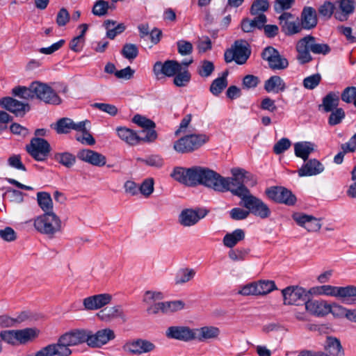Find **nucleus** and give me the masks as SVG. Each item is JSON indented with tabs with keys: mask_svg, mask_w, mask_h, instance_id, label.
<instances>
[{
	"mask_svg": "<svg viewBox=\"0 0 356 356\" xmlns=\"http://www.w3.org/2000/svg\"><path fill=\"white\" fill-rule=\"evenodd\" d=\"M245 238V232L241 229H236L232 233H227L223 238L222 242L225 246L232 248L239 241Z\"/></svg>",
	"mask_w": 356,
	"mask_h": 356,
	"instance_id": "obj_30",
	"label": "nucleus"
},
{
	"mask_svg": "<svg viewBox=\"0 0 356 356\" xmlns=\"http://www.w3.org/2000/svg\"><path fill=\"white\" fill-rule=\"evenodd\" d=\"M87 122H88V121L86 120L76 123L70 118H63L58 120L56 124L54 125V129L59 134H67L71 130L84 131L85 124Z\"/></svg>",
	"mask_w": 356,
	"mask_h": 356,
	"instance_id": "obj_23",
	"label": "nucleus"
},
{
	"mask_svg": "<svg viewBox=\"0 0 356 356\" xmlns=\"http://www.w3.org/2000/svg\"><path fill=\"white\" fill-rule=\"evenodd\" d=\"M8 164L10 167L13 168L15 169L26 171V169L24 165L22 163L21 161V157L19 155H12L8 159Z\"/></svg>",
	"mask_w": 356,
	"mask_h": 356,
	"instance_id": "obj_59",
	"label": "nucleus"
},
{
	"mask_svg": "<svg viewBox=\"0 0 356 356\" xmlns=\"http://www.w3.org/2000/svg\"><path fill=\"white\" fill-rule=\"evenodd\" d=\"M312 152V146L309 142L302 141L294 144V154L297 157L301 158L304 161L308 160Z\"/></svg>",
	"mask_w": 356,
	"mask_h": 356,
	"instance_id": "obj_34",
	"label": "nucleus"
},
{
	"mask_svg": "<svg viewBox=\"0 0 356 356\" xmlns=\"http://www.w3.org/2000/svg\"><path fill=\"white\" fill-rule=\"evenodd\" d=\"M313 296H332L340 299L346 305L356 304V286H335L322 285L313 286Z\"/></svg>",
	"mask_w": 356,
	"mask_h": 356,
	"instance_id": "obj_6",
	"label": "nucleus"
},
{
	"mask_svg": "<svg viewBox=\"0 0 356 356\" xmlns=\"http://www.w3.org/2000/svg\"><path fill=\"white\" fill-rule=\"evenodd\" d=\"M34 97L43 101L47 104L58 105L61 99L57 93L47 84L39 81L32 83Z\"/></svg>",
	"mask_w": 356,
	"mask_h": 356,
	"instance_id": "obj_11",
	"label": "nucleus"
},
{
	"mask_svg": "<svg viewBox=\"0 0 356 356\" xmlns=\"http://www.w3.org/2000/svg\"><path fill=\"white\" fill-rule=\"evenodd\" d=\"M258 296L268 294L276 289L275 284L270 280H259L256 282Z\"/></svg>",
	"mask_w": 356,
	"mask_h": 356,
	"instance_id": "obj_40",
	"label": "nucleus"
},
{
	"mask_svg": "<svg viewBox=\"0 0 356 356\" xmlns=\"http://www.w3.org/2000/svg\"><path fill=\"white\" fill-rule=\"evenodd\" d=\"M278 19L282 31L286 35L298 33L302 29L309 30L312 29V7L303 8L300 19L295 18L293 15L288 12L282 13Z\"/></svg>",
	"mask_w": 356,
	"mask_h": 356,
	"instance_id": "obj_3",
	"label": "nucleus"
},
{
	"mask_svg": "<svg viewBox=\"0 0 356 356\" xmlns=\"http://www.w3.org/2000/svg\"><path fill=\"white\" fill-rule=\"evenodd\" d=\"M155 345L149 341L145 339H137L127 342L123 346L122 350L127 353L133 355H141L153 351L155 349Z\"/></svg>",
	"mask_w": 356,
	"mask_h": 356,
	"instance_id": "obj_16",
	"label": "nucleus"
},
{
	"mask_svg": "<svg viewBox=\"0 0 356 356\" xmlns=\"http://www.w3.org/2000/svg\"><path fill=\"white\" fill-rule=\"evenodd\" d=\"M295 0H275V10L277 13H281L285 10L290 9L293 5Z\"/></svg>",
	"mask_w": 356,
	"mask_h": 356,
	"instance_id": "obj_60",
	"label": "nucleus"
},
{
	"mask_svg": "<svg viewBox=\"0 0 356 356\" xmlns=\"http://www.w3.org/2000/svg\"><path fill=\"white\" fill-rule=\"evenodd\" d=\"M155 75L159 77V75H165L167 76H173L177 72L182 70L181 64L173 60H168L163 63L159 61L156 62L153 68Z\"/></svg>",
	"mask_w": 356,
	"mask_h": 356,
	"instance_id": "obj_18",
	"label": "nucleus"
},
{
	"mask_svg": "<svg viewBox=\"0 0 356 356\" xmlns=\"http://www.w3.org/2000/svg\"><path fill=\"white\" fill-rule=\"evenodd\" d=\"M0 105L16 116H23L30 108L28 104L21 102L10 97L1 98Z\"/></svg>",
	"mask_w": 356,
	"mask_h": 356,
	"instance_id": "obj_19",
	"label": "nucleus"
},
{
	"mask_svg": "<svg viewBox=\"0 0 356 356\" xmlns=\"http://www.w3.org/2000/svg\"><path fill=\"white\" fill-rule=\"evenodd\" d=\"M132 120L135 124L145 129L155 127V123L152 120L139 114L134 115Z\"/></svg>",
	"mask_w": 356,
	"mask_h": 356,
	"instance_id": "obj_51",
	"label": "nucleus"
},
{
	"mask_svg": "<svg viewBox=\"0 0 356 356\" xmlns=\"http://www.w3.org/2000/svg\"><path fill=\"white\" fill-rule=\"evenodd\" d=\"M109 9V3L104 0L97 1L92 8V13L94 15L102 17L107 14Z\"/></svg>",
	"mask_w": 356,
	"mask_h": 356,
	"instance_id": "obj_41",
	"label": "nucleus"
},
{
	"mask_svg": "<svg viewBox=\"0 0 356 356\" xmlns=\"http://www.w3.org/2000/svg\"><path fill=\"white\" fill-rule=\"evenodd\" d=\"M54 159L56 162L67 168H72L76 163L75 155L68 152H57L54 154Z\"/></svg>",
	"mask_w": 356,
	"mask_h": 356,
	"instance_id": "obj_35",
	"label": "nucleus"
},
{
	"mask_svg": "<svg viewBox=\"0 0 356 356\" xmlns=\"http://www.w3.org/2000/svg\"><path fill=\"white\" fill-rule=\"evenodd\" d=\"M310 293V290L306 291L303 288L295 286H288L282 291L284 305H300L304 303L305 312H296V316L298 320L307 321L312 316V302L309 295Z\"/></svg>",
	"mask_w": 356,
	"mask_h": 356,
	"instance_id": "obj_4",
	"label": "nucleus"
},
{
	"mask_svg": "<svg viewBox=\"0 0 356 356\" xmlns=\"http://www.w3.org/2000/svg\"><path fill=\"white\" fill-rule=\"evenodd\" d=\"M296 58L301 65L307 63L312 60V35H308L300 39L296 44Z\"/></svg>",
	"mask_w": 356,
	"mask_h": 356,
	"instance_id": "obj_17",
	"label": "nucleus"
},
{
	"mask_svg": "<svg viewBox=\"0 0 356 356\" xmlns=\"http://www.w3.org/2000/svg\"><path fill=\"white\" fill-rule=\"evenodd\" d=\"M250 213L249 210L246 211L241 208H234L230 211V216L232 219L239 220L245 219Z\"/></svg>",
	"mask_w": 356,
	"mask_h": 356,
	"instance_id": "obj_64",
	"label": "nucleus"
},
{
	"mask_svg": "<svg viewBox=\"0 0 356 356\" xmlns=\"http://www.w3.org/2000/svg\"><path fill=\"white\" fill-rule=\"evenodd\" d=\"M185 303L182 300L164 302V314H170L180 311L184 308Z\"/></svg>",
	"mask_w": 356,
	"mask_h": 356,
	"instance_id": "obj_46",
	"label": "nucleus"
},
{
	"mask_svg": "<svg viewBox=\"0 0 356 356\" xmlns=\"http://www.w3.org/2000/svg\"><path fill=\"white\" fill-rule=\"evenodd\" d=\"M208 140L209 137L206 134H188L176 140L173 148L178 153H189L199 149Z\"/></svg>",
	"mask_w": 356,
	"mask_h": 356,
	"instance_id": "obj_8",
	"label": "nucleus"
},
{
	"mask_svg": "<svg viewBox=\"0 0 356 356\" xmlns=\"http://www.w3.org/2000/svg\"><path fill=\"white\" fill-rule=\"evenodd\" d=\"M331 305L324 300H313V315L323 317L330 313Z\"/></svg>",
	"mask_w": 356,
	"mask_h": 356,
	"instance_id": "obj_37",
	"label": "nucleus"
},
{
	"mask_svg": "<svg viewBox=\"0 0 356 356\" xmlns=\"http://www.w3.org/2000/svg\"><path fill=\"white\" fill-rule=\"evenodd\" d=\"M193 334L194 330L185 326H171L165 332L167 337L184 341L193 340Z\"/></svg>",
	"mask_w": 356,
	"mask_h": 356,
	"instance_id": "obj_22",
	"label": "nucleus"
},
{
	"mask_svg": "<svg viewBox=\"0 0 356 356\" xmlns=\"http://www.w3.org/2000/svg\"><path fill=\"white\" fill-rule=\"evenodd\" d=\"M325 350H328L333 356H344V350L339 339L331 336H326L323 345Z\"/></svg>",
	"mask_w": 356,
	"mask_h": 356,
	"instance_id": "obj_28",
	"label": "nucleus"
},
{
	"mask_svg": "<svg viewBox=\"0 0 356 356\" xmlns=\"http://www.w3.org/2000/svg\"><path fill=\"white\" fill-rule=\"evenodd\" d=\"M0 337L8 343L15 344L17 343L16 330L1 331Z\"/></svg>",
	"mask_w": 356,
	"mask_h": 356,
	"instance_id": "obj_61",
	"label": "nucleus"
},
{
	"mask_svg": "<svg viewBox=\"0 0 356 356\" xmlns=\"http://www.w3.org/2000/svg\"><path fill=\"white\" fill-rule=\"evenodd\" d=\"M115 337L113 330L110 328L99 330L95 333L89 330L76 329L62 334L56 343L44 346L37 356H70L71 346L86 343L90 347L100 348Z\"/></svg>",
	"mask_w": 356,
	"mask_h": 356,
	"instance_id": "obj_1",
	"label": "nucleus"
},
{
	"mask_svg": "<svg viewBox=\"0 0 356 356\" xmlns=\"http://www.w3.org/2000/svg\"><path fill=\"white\" fill-rule=\"evenodd\" d=\"M70 19V15L67 9L62 8L59 10L56 15V24L59 26L66 25Z\"/></svg>",
	"mask_w": 356,
	"mask_h": 356,
	"instance_id": "obj_58",
	"label": "nucleus"
},
{
	"mask_svg": "<svg viewBox=\"0 0 356 356\" xmlns=\"http://www.w3.org/2000/svg\"><path fill=\"white\" fill-rule=\"evenodd\" d=\"M31 88L32 83L29 86V88L24 86L15 87L13 89V94L15 96L26 99H33L34 98V93Z\"/></svg>",
	"mask_w": 356,
	"mask_h": 356,
	"instance_id": "obj_43",
	"label": "nucleus"
},
{
	"mask_svg": "<svg viewBox=\"0 0 356 356\" xmlns=\"http://www.w3.org/2000/svg\"><path fill=\"white\" fill-rule=\"evenodd\" d=\"M104 26L106 29V36L113 40L115 37L125 30L124 24H117L115 21L107 19L104 22Z\"/></svg>",
	"mask_w": 356,
	"mask_h": 356,
	"instance_id": "obj_31",
	"label": "nucleus"
},
{
	"mask_svg": "<svg viewBox=\"0 0 356 356\" xmlns=\"http://www.w3.org/2000/svg\"><path fill=\"white\" fill-rule=\"evenodd\" d=\"M0 236L3 240L10 242L16 239V233L13 228L6 227L0 230Z\"/></svg>",
	"mask_w": 356,
	"mask_h": 356,
	"instance_id": "obj_63",
	"label": "nucleus"
},
{
	"mask_svg": "<svg viewBox=\"0 0 356 356\" xmlns=\"http://www.w3.org/2000/svg\"><path fill=\"white\" fill-rule=\"evenodd\" d=\"M269 3L267 0H256L251 6L252 15L264 12L268 9Z\"/></svg>",
	"mask_w": 356,
	"mask_h": 356,
	"instance_id": "obj_55",
	"label": "nucleus"
},
{
	"mask_svg": "<svg viewBox=\"0 0 356 356\" xmlns=\"http://www.w3.org/2000/svg\"><path fill=\"white\" fill-rule=\"evenodd\" d=\"M232 194L241 199L243 207L249 210L250 213L262 219L270 216L271 211L266 204L259 198L252 195L247 187L240 185L237 189L232 191Z\"/></svg>",
	"mask_w": 356,
	"mask_h": 356,
	"instance_id": "obj_5",
	"label": "nucleus"
},
{
	"mask_svg": "<svg viewBox=\"0 0 356 356\" xmlns=\"http://www.w3.org/2000/svg\"><path fill=\"white\" fill-rule=\"evenodd\" d=\"M291 142L286 138L279 140L273 147V152L275 154H280L290 148Z\"/></svg>",
	"mask_w": 356,
	"mask_h": 356,
	"instance_id": "obj_50",
	"label": "nucleus"
},
{
	"mask_svg": "<svg viewBox=\"0 0 356 356\" xmlns=\"http://www.w3.org/2000/svg\"><path fill=\"white\" fill-rule=\"evenodd\" d=\"M33 227L41 234L54 238L62 232L61 219L54 212L41 214L33 219Z\"/></svg>",
	"mask_w": 356,
	"mask_h": 356,
	"instance_id": "obj_7",
	"label": "nucleus"
},
{
	"mask_svg": "<svg viewBox=\"0 0 356 356\" xmlns=\"http://www.w3.org/2000/svg\"><path fill=\"white\" fill-rule=\"evenodd\" d=\"M139 190L145 197H149L154 191V180L152 178L147 179L143 181Z\"/></svg>",
	"mask_w": 356,
	"mask_h": 356,
	"instance_id": "obj_56",
	"label": "nucleus"
},
{
	"mask_svg": "<svg viewBox=\"0 0 356 356\" xmlns=\"http://www.w3.org/2000/svg\"><path fill=\"white\" fill-rule=\"evenodd\" d=\"M16 333L17 343L24 344L36 338L39 334V330L35 328H25L16 330Z\"/></svg>",
	"mask_w": 356,
	"mask_h": 356,
	"instance_id": "obj_32",
	"label": "nucleus"
},
{
	"mask_svg": "<svg viewBox=\"0 0 356 356\" xmlns=\"http://www.w3.org/2000/svg\"><path fill=\"white\" fill-rule=\"evenodd\" d=\"M214 70V65L212 62L203 60L198 67V74L202 77L209 76Z\"/></svg>",
	"mask_w": 356,
	"mask_h": 356,
	"instance_id": "obj_49",
	"label": "nucleus"
},
{
	"mask_svg": "<svg viewBox=\"0 0 356 356\" xmlns=\"http://www.w3.org/2000/svg\"><path fill=\"white\" fill-rule=\"evenodd\" d=\"M248 47L245 40L235 41L232 47L225 52L224 56L226 63L235 61L238 65L244 64L251 53Z\"/></svg>",
	"mask_w": 356,
	"mask_h": 356,
	"instance_id": "obj_9",
	"label": "nucleus"
},
{
	"mask_svg": "<svg viewBox=\"0 0 356 356\" xmlns=\"http://www.w3.org/2000/svg\"><path fill=\"white\" fill-rule=\"evenodd\" d=\"M177 49L181 55L186 56L192 53L193 45L190 42L179 40L177 42Z\"/></svg>",
	"mask_w": 356,
	"mask_h": 356,
	"instance_id": "obj_62",
	"label": "nucleus"
},
{
	"mask_svg": "<svg viewBox=\"0 0 356 356\" xmlns=\"http://www.w3.org/2000/svg\"><path fill=\"white\" fill-rule=\"evenodd\" d=\"M343 102L350 104L352 103L356 97V87L349 86L346 88L341 95Z\"/></svg>",
	"mask_w": 356,
	"mask_h": 356,
	"instance_id": "obj_54",
	"label": "nucleus"
},
{
	"mask_svg": "<svg viewBox=\"0 0 356 356\" xmlns=\"http://www.w3.org/2000/svg\"><path fill=\"white\" fill-rule=\"evenodd\" d=\"M266 194L268 197L273 200L286 205H293L296 202V196L291 191L284 187H273L268 188L266 190Z\"/></svg>",
	"mask_w": 356,
	"mask_h": 356,
	"instance_id": "obj_15",
	"label": "nucleus"
},
{
	"mask_svg": "<svg viewBox=\"0 0 356 356\" xmlns=\"http://www.w3.org/2000/svg\"><path fill=\"white\" fill-rule=\"evenodd\" d=\"M171 177L176 181L189 186L202 184L219 192H225V189H229L227 186L229 179H225L218 173L207 168L176 167L171 173Z\"/></svg>",
	"mask_w": 356,
	"mask_h": 356,
	"instance_id": "obj_2",
	"label": "nucleus"
},
{
	"mask_svg": "<svg viewBox=\"0 0 356 356\" xmlns=\"http://www.w3.org/2000/svg\"><path fill=\"white\" fill-rule=\"evenodd\" d=\"M264 88L268 92L278 93L286 88L285 83L279 76H273L266 81Z\"/></svg>",
	"mask_w": 356,
	"mask_h": 356,
	"instance_id": "obj_29",
	"label": "nucleus"
},
{
	"mask_svg": "<svg viewBox=\"0 0 356 356\" xmlns=\"http://www.w3.org/2000/svg\"><path fill=\"white\" fill-rule=\"evenodd\" d=\"M339 104V96L338 93L333 92H329L323 99L321 106L325 112H331L334 108H337Z\"/></svg>",
	"mask_w": 356,
	"mask_h": 356,
	"instance_id": "obj_36",
	"label": "nucleus"
},
{
	"mask_svg": "<svg viewBox=\"0 0 356 356\" xmlns=\"http://www.w3.org/2000/svg\"><path fill=\"white\" fill-rule=\"evenodd\" d=\"M208 211L202 208L185 209L179 215L178 222L183 227H192L204 218Z\"/></svg>",
	"mask_w": 356,
	"mask_h": 356,
	"instance_id": "obj_13",
	"label": "nucleus"
},
{
	"mask_svg": "<svg viewBox=\"0 0 356 356\" xmlns=\"http://www.w3.org/2000/svg\"><path fill=\"white\" fill-rule=\"evenodd\" d=\"M256 282L249 283L241 287L238 293L242 296H258Z\"/></svg>",
	"mask_w": 356,
	"mask_h": 356,
	"instance_id": "obj_57",
	"label": "nucleus"
},
{
	"mask_svg": "<svg viewBox=\"0 0 356 356\" xmlns=\"http://www.w3.org/2000/svg\"><path fill=\"white\" fill-rule=\"evenodd\" d=\"M98 317L106 322L110 321L114 318H120L126 321V316L122 307L119 305L108 307L102 309L98 314Z\"/></svg>",
	"mask_w": 356,
	"mask_h": 356,
	"instance_id": "obj_26",
	"label": "nucleus"
},
{
	"mask_svg": "<svg viewBox=\"0 0 356 356\" xmlns=\"http://www.w3.org/2000/svg\"><path fill=\"white\" fill-rule=\"evenodd\" d=\"M336 10L334 17L340 21L348 20L355 9V1L354 0H337L335 2Z\"/></svg>",
	"mask_w": 356,
	"mask_h": 356,
	"instance_id": "obj_20",
	"label": "nucleus"
},
{
	"mask_svg": "<svg viewBox=\"0 0 356 356\" xmlns=\"http://www.w3.org/2000/svg\"><path fill=\"white\" fill-rule=\"evenodd\" d=\"M194 339L205 342L217 340L220 334V330L213 325H205L194 330Z\"/></svg>",
	"mask_w": 356,
	"mask_h": 356,
	"instance_id": "obj_21",
	"label": "nucleus"
},
{
	"mask_svg": "<svg viewBox=\"0 0 356 356\" xmlns=\"http://www.w3.org/2000/svg\"><path fill=\"white\" fill-rule=\"evenodd\" d=\"M231 173L232 177H225V179H229V181H228L229 185L227 186L229 189H225V191H230L232 193V191L237 189L240 187L241 184L243 187H246L245 184L253 186L257 184V180L253 175L243 169L232 168Z\"/></svg>",
	"mask_w": 356,
	"mask_h": 356,
	"instance_id": "obj_10",
	"label": "nucleus"
},
{
	"mask_svg": "<svg viewBox=\"0 0 356 356\" xmlns=\"http://www.w3.org/2000/svg\"><path fill=\"white\" fill-rule=\"evenodd\" d=\"M92 106L95 108L99 109V111L106 113L111 116H115L118 114V108L111 104L106 103H94Z\"/></svg>",
	"mask_w": 356,
	"mask_h": 356,
	"instance_id": "obj_48",
	"label": "nucleus"
},
{
	"mask_svg": "<svg viewBox=\"0 0 356 356\" xmlns=\"http://www.w3.org/2000/svg\"><path fill=\"white\" fill-rule=\"evenodd\" d=\"M336 10L335 3L330 1L325 2L319 8V13L326 18H330L332 15H334Z\"/></svg>",
	"mask_w": 356,
	"mask_h": 356,
	"instance_id": "obj_53",
	"label": "nucleus"
},
{
	"mask_svg": "<svg viewBox=\"0 0 356 356\" xmlns=\"http://www.w3.org/2000/svg\"><path fill=\"white\" fill-rule=\"evenodd\" d=\"M77 157L80 160L95 166H104L106 163V159L103 154L88 149L80 150L77 154Z\"/></svg>",
	"mask_w": 356,
	"mask_h": 356,
	"instance_id": "obj_25",
	"label": "nucleus"
},
{
	"mask_svg": "<svg viewBox=\"0 0 356 356\" xmlns=\"http://www.w3.org/2000/svg\"><path fill=\"white\" fill-rule=\"evenodd\" d=\"M262 58L266 60L273 70H284L289 65L286 58L282 57L279 51L273 47H266L262 52Z\"/></svg>",
	"mask_w": 356,
	"mask_h": 356,
	"instance_id": "obj_14",
	"label": "nucleus"
},
{
	"mask_svg": "<svg viewBox=\"0 0 356 356\" xmlns=\"http://www.w3.org/2000/svg\"><path fill=\"white\" fill-rule=\"evenodd\" d=\"M190 80L191 74L188 70H184L175 75L173 82L176 86L184 87L189 83Z\"/></svg>",
	"mask_w": 356,
	"mask_h": 356,
	"instance_id": "obj_42",
	"label": "nucleus"
},
{
	"mask_svg": "<svg viewBox=\"0 0 356 356\" xmlns=\"http://www.w3.org/2000/svg\"><path fill=\"white\" fill-rule=\"evenodd\" d=\"M118 136L129 145H136L140 143L139 135L134 130L125 127L116 128Z\"/></svg>",
	"mask_w": 356,
	"mask_h": 356,
	"instance_id": "obj_27",
	"label": "nucleus"
},
{
	"mask_svg": "<svg viewBox=\"0 0 356 356\" xmlns=\"http://www.w3.org/2000/svg\"><path fill=\"white\" fill-rule=\"evenodd\" d=\"M195 275V271L192 268H181L175 275V283L177 285L185 284L191 280Z\"/></svg>",
	"mask_w": 356,
	"mask_h": 356,
	"instance_id": "obj_39",
	"label": "nucleus"
},
{
	"mask_svg": "<svg viewBox=\"0 0 356 356\" xmlns=\"http://www.w3.org/2000/svg\"><path fill=\"white\" fill-rule=\"evenodd\" d=\"M228 74L227 72H225L222 74V76L218 77L213 81L211 86H210V92L216 96H218L221 92L227 87V76Z\"/></svg>",
	"mask_w": 356,
	"mask_h": 356,
	"instance_id": "obj_38",
	"label": "nucleus"
},
{
	"mask_svg": "<svg viewBox=\"0 0 356 356\" xmlns=\"http://www.w3.org/2000/svg\"><path fill=\"white\" fill-rule=\"evenodd\" d=\"M122 55L127 59L132 60L138 55V49L136 44L127 43L123 46Z\"/></svg>",
	"mask_w": 356,
	"mask_h": 356,
	"instance_id": "obj_44",
	"label": "nucleus"
},
{
	"mask_svg": "<svg viewBox=\"0 0 356 356\" xmlns=\"http://www.w3.org/2000/svg\"><path fill=\"white\" fill-rule=\"evenodd\" d=\"M37 202L44 213L53 212V201L50 194L47 192H38Z\"/></svg>",
	"mask_w": 356,
	"mask_h": 356,
	"instance_id": "obj_33",
	"label": "nucleus"
},
{
	"mask_svg": "<svg viewBox=\"0 0 356 356\" xmlns=\"http://www.w3.org/2000/svg\"><path fill=\"white\" fill-rule=\"evenodd\" d=\"M111 300V295L101 293L84 298L83 304L86 310H97L108 305Z\"/></svg>",
	"mask_w": 356,
	"mask_h": 356,
	"instance_id": "obj_24",
	"label": "nucleus"
},
{
	"mask_svg": "<svg viewBox=\"0 0 356 356\" xmlns=\"http://www.w3.org/2000/svg\"><path fill=\"white\" fill-rule=\"evenodd\" d=\"M163 298V294L160 291H147L143 296V300L147 305H149L156 303V300H161Z\"/></svg>",
	"mask_w": 356,
	"mask_h": 356,
	"instance_id": "obj_47",
	"label": "nucleus"
},
{
	"mask_svg": "<svg viewBox=\"0 0 356 356\" xmlns=\"http://www.w3.org/2000/svg\"><path fill=\"white\" fill-rule=\"evenodd\" d=\"M29 154L38 161H44L47 159L51 147L49 143L40 138H33L29 145L26 146Z\"/></svg>",
	"mask_w": 356,
	"mask_h": 356,
	"instance_id": "obj_12",
	"label": "nucleus"
},
{
	"mask_svg": "<svg viewBox=\"0 0 356 356\" xmlns=\"http://www.w3.org/2000/svg\"><path fill=\"white\" fill-rule=\"evenodd\" d=\"M139 135L140 143V142H148L151 143L154 141L157 138L156 131L152 129H145L140 132Z\"/></svg>",
	"mask_w": 356,
	"mask_h": 356,
	"instance_id": "obj_52",
	"label": "nucleus"
},
{
	"mask_svg": "<svg viewBox=\"0 0 356 356\" xmlns=\"http://www.w3.org/2000/svg\"><path fill=\"white\" fill-rule=\"evenodd\" d=\"M345 112L343 108H338L331 111L328 118V123L331 126H334L340 124L345 118Z\"/></svg>",
	"mask_w": 356,
	"mask_h": 356,
	"instance_id": "obj_45",
	"label": "nucleus"
}]
</instances>
